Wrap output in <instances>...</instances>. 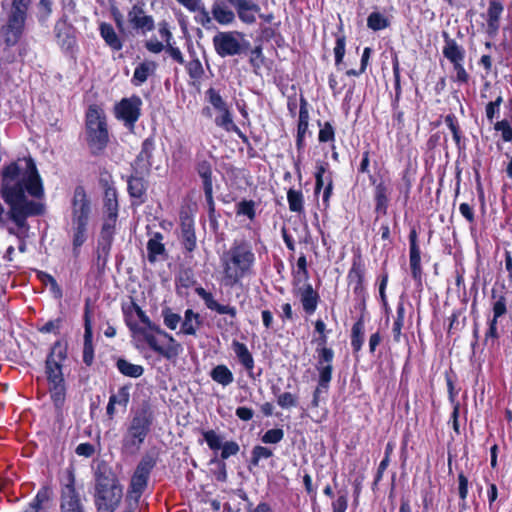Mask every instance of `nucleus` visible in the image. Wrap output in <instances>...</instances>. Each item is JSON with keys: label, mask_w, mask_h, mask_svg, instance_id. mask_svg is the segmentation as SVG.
I'll use <instances>...</instances> for the list:
<instances>
[{"label": "nucleus", "mask_w": 512, "mask_h": 512, "mask_svg": "<svg viewBox=\"0 0 512 512\" xmlns=\"http://www.w3.org/2000/svg\"><path fill=\"white\" fill-rule=\"evenodd\" d=\"M44 195L41 177L32 158H22L6 166L2 171L0 196L8 209L0 202V227L11 220L19 229H27V218L43 212V205L29 200Z\"/></svg>", "instance_id": "nucleus-1"}, {"label": "nucleus", "mask_w": 512, "mask_h": 512, "mask_svg": "<svg viewBox=\"0 0 512 512\" xmlns=\"http://www.w3.org/2000/svg\"><path fill=\"white\" fill-rule=\"evenodd\" d=\"M220 261L223 268L222 283L226 287H233L251 272L255 255L249 243L236 241L222 254Z\"/></svg>", "instance_id": "nucleus-2"}, {"label": "nucleus", "mask_w": 512, "mask_h": 512, "mask_svg": "<svg viewBox=\"0 0 512 512\" xmlns=\"http://www.w3.org/2000/svg\"><path fill=\"white\" fill-rule=\"evenodd\" d=\"M94 504L97 512H114L122 502L123 487L109 469H99L95 475Z\"/></svg>", "instance_id": "nucleus-3"}, {"label": "nucleus", "mask_w": 512, "mask_h": 512, "mask_svg": "<svg viewBox=\"0 0 512 512\" xmlns=\"http://www.w3.org/2000/svg\"><path fill=\"white\" fill-rule=\"evenodd\" d=\"M127 325L134 338L143 339L154 352L167 360L178 358L183 351L182 345L175 338L173 345L171 342H166L162 337H159L154 330L146 325L142 327L131 321H127Z\"/></svg>", "instance_id": "nucleus-4"}, {"label": "nucleus", "mask_w": 512, "mask_h": 512, "mask_svg": "<svg viewBox=\"0 0 512 512\" xmlns=\"http://www.w3.org/2000/svg\"><path fill=\"white\" fill-rule=\"evenodd\" d=\"M87 141L93 152L103 150L108 143V131L104 111L90 106L86 114Z\"/></svg>", "instance_id": "nucleus-5"}, {"label": "nucleus", "mask_w": 512, "mask_h": 512, "mask_svg": "<svg viewBox=\"0 0 512 512\" xmlns=\"http://www.w3.org/2000/svg\"><path fill=\"white\" fill-rule=\"evenodd\" d=\"M30 0H13L8 24L3 28L4 40L7 45H15L23 31L26 11Z\"/></svg>", "instance_id": "nucleus-6"}, {"label": "nucleus", "mask_w": 512, "mask_h": 512, "mask_svg": "<svg viewBox=\"0 0 512 512\" xmlns=\"http://www.w3.org/2000/svg\"><path fill=\"white\" fill-rule=\"evenodd\" d=\"M444 46L442 53L453 66L455 76L454 82L465 84L469 81V74L464 68L465 50L454 39L450 38L448 33H443Z\"/></svg>", "instance_id": "nucleus-7"}, {"label": "nucleus", "mask_w": 512, "mask_h": 512, "mask_svg": "<svg viewBox=\"0 0 512 512\" xmlns=\"http://www.w3.org/2000/svg\"><path fill=\"white\" fill-rule=\"evenodd\" d=\"M205 95L207 101L218 113V115L215 118V124L218 127L223 128L227 132H235L239 136H242L241 130L234 123L229 107L225 100L220 95V93L214 88H209L206 91Z\"/></svg>", "instance_id": "nucleus-8"}, {"label": "nucleus", "mask_w": 512, "mask_h": 512, "mask_svg": "<svg viewBox=\"0 0 512 512\" xmlns=\"http://www.w3.org/2000/svg\"><path fill=\"white\" fill-rule=\"evenodd\" d=\"M154 466L151 459H142L137 465L134 474L131 477L127 492V501L129 505L137 504L148 483L150 472Z\"/></svg>", "instance_id": "nucleus-9"}, {"label": "nucleus", "mask_w": 512, "mask_h": 512, "mask_svg": "<svg viewBox=\"0 0 512 512\" xmlns=\"http://www.w3.org/2000/svg\"><path fill=\"white\" fill-rule=\"evenodd\" d=\"M243 37L239 32H219L213 37L217 54L221 57L234 56L242 51Z\"/></svg>", "instance_id": "nucleus-10"}, {"label": "nucleus", "mask_w": 512, "mask_h": 512, "mask_svg": "<svg viewBox=\"0 0 512 512\" xmlns=\"http://www.w3.org/2000/svg\"><path fill=\"white\" fill-rule=\"evenodd\" d=\"M46 373L50 384L52 398L56 403H61L65 396L64 378L62 366L53 359L46 360Z\"/></svg>", "instance_id": "nucleus-11"}, {"label": "nucleus", "mask_w": 512, "mask_h": 512, "mask_svg": "<svg viewBox=\"0 0 512 512\" xmlns=\"http://www.w3.org/2000/svg\"><path fill=\"white\" fill-rule=\"evenodd\" d=\"M141 105L142 101L138 96L124 98L115 106V115L126 126L134 127L141 114Z\"/></svg>", "instance_id": "nucleus-12"}, {"label": "nucleus", "mask_w": 512, "mask_h": 512, "mask_svg": "<svg viewBox=\"0 0 512 512\" xmlns=\"http://www.w3.org/2000/svg\"><path fill=\"white\" fill-rule=\"evenodd\" d=\"M316 353V369L319 374L320 385L329 386L332 379L334 351L331 348H316Z\"/></svg>", "instance_id": "nucleus-13"}, {"label": "nucleus", "mask_w": 512, "mask_h": 512, "mask_svg": "<svg viewBox=\"0 0 512 512\" xmlns=\"http://www.w3.org/2000/svg\"><path fill=\"white\" fill-rule=\"evenodd\" d=\"M58 45L65 52H72L76 47V36L74 27L65 19L59 20L54 28Z\"/></svg>", "instance_id": "nucleus-14"}, {"label": "nucleus", "mask_w": 512, "mask_h": 512, "mask_svg": "<svg viewBox=\"0 0 512 512\" xmlns=\"http://www.w3.org/2000/svg\"><path fill=\"white\" fill-rule=\"evenodd\" d=\"M90 201L82 187H77L72 200V222L88 223Z\"/></svg>", "instance_id": "nucleus-15"}, {"label": "nucleus", "mask_w": 512, "mask_h": 512, "mask_svg": "<svg viewBox=\"0 0 512 512\" xmlns=\"http://www.w3.org/2000/svg\"><path fill=\"white\" fill-rule=\"evenodd\" d=\"M127 18L131 27L142 33L150 32L155 27L153 17L147 15L143 7L138 4L132 6L128 12Z\"/></svg>", "instance_id": "nucleus-16"}, {"label": "nucleus", "mask_w": 512, "mask_h": 512, "mask_svg": "<svg viewBox=\"0 0 512 512\" xmlns=\"http://www.w3.org/2000/svg\"><path fill=\"white\" fill-rule=\"evenodd\" d=\"M197 172L203 181V189L208 205L213 209V184H212V167L207 160L199 161L197 164Z\"/></svg>", "instance_id": "nucleus-17"}, {"label": "nucleus", "mask_w": 512, "mask_h": 512, "mask_svg": "<svg viewBox=\"0 0 512 512\" xmlns=\"http://www.w3.org/2000/svg\"><path fill=\"white\" fill-rule=\"evenodd\" d=\"M348 283L353 288L354 293L360 297H364V268L360 261H354L348 272Z\"/></svg>", "instance_id": "nucleus-18"}, {"label": "nucleus", "mask_w": 512, "mask_h": 512, "mask_svg": "<svg viewBox=\"0 0 512 512\" xmlns=\"http://www.w3.org/2000/svg\"><path fill=\"white\" fill-rule=\"evenodd\" d=\"M233 6L237 9L239 18L245 23H253L260 8L257 4L249 0H231Z\"/></svg>", "instance_id": "nucleus-19"}, {"label": "nucleus", "mask_w": 512, "mask_h": 512, "mask_svg": "<svg viewBox=\"0 0 512 512\" xmlns=\"http://www.w3.org/2000/svg\"><path fill=\"white\" fill-rule=\"evenodd\" d=\"M148 428L149 423L144 417H134L129 429V435L132 438L131 444L134 446L140 445L147 435Z\"/></svg>", "instance_id": "nucleus-20"}, {"label": "nucleus", "mask_w": 512, "mask_h": 512, "mask_svg": "<svg viewBox=\"0 0 512 512\" xmlns=\"http://www.w3.org/2000/svg\"><path fill=\"white\" fill-rule=\"evenodd\" d=\"M85 331H84V348L83 361L87 365H91L94 359V349L92 344V324L88 310L85 311Z\"/></svg>", "instance_id": "nucleus-21"}, {"label": "nucleus", "mask_w": 512, "mask_h": 512, "mask_svg": "<svg viewBox=\"0 0 512 512\" xmlns=\"http://www.w3.org/2000/svg\"><path fill=\"white\" fill-rule=\"evenodd\" d=\"M61 509L83 510L79 494L72 483L65 485L62 490Z\"/></svg>", "instance_id": "nucleus-22"}, {"label": "nucleus", "mask_w": 512, "mask_h": 512, "mask_svg": "<svg viewBox=\"0 0 512 512\" xmlns=\"http://www.w3.org/2000/svg\"><path fill=\"white\" fill-rule=\"evenodd\" d=\"M420 262V249L416 242V232L412 231L410 234V268L415 280L421 279L422 270Z\"/></svg>", "instance_id": "nucleus-23"}, {"label": "nucleus", "mask_w": 512, "mask_h": 512, "mask_svg": "<svg viewBox=\"0 0 512 512\" xmlns=\"http://www.w3.org/2000/svg\"><path fill=\"white\" fill-rule=\"evenodd\" d=\"M300 300L306 313L312 314L317 308L318 295L310 284L299 289Z\"/></svg>", "instance_id": "nucleus-24"}, {"label": "nucleus", "mask_w": 512, "mask_h": 512, "mask_svg": "<svg viewBox=\"0 0 512 512\" xmlns=\"http://www.w3.org/2000/svg\"><path fill=\"white\" fill-rule=\"evenodd\" d=\"M147 258L149 262L154 263L157 261L158 256L165 253V246L163 244V235L159 232L151 234L147 242Z\"/></svg>", "instance_id": "nucleus-25"}, {"label": "nucleus", "mask_w": 512, "mask_h": 512, "mask_svg": "<svg viewBox=\"0 0 512 512\" xmlns=\"http://www.w3.org/2000/svg\"><path fill=\"white\" fill-rule=\"evenodd\" d=\"M503 12V5L497 0H490L487 11V25L490 34H496L499 29V19Z\"/></svg>", "instance_id": "nucleus-26"}, {"label": "nucleus", "mask_w": 512, "mask_h": 512, "mask_svg": "<svg viewBox=\"0 0 512 512\" xmlns=\"http://www.w3.org/2000/svg\"><path fill=\"white\" fill-rule=\"evenodd\" d=\"M202 322L198 313L191 309H187L184 314V320L181 325L180 332L184 335L195 336Z\"/></svg>", "instance_id": "nucleus-27"}, {"label": "nucleus", "mask_w": 512, "mask_h": 512, "mask_svg": "<svg viewBox=\"0 0 512 512\" xmlns=\"http://www.w3.org/2000/svg\"><path fill=\"white\" fill-rule=\"evenodd\" d=\"M232 347L239 362L251 373L254 368V359L247 346L244 343L233 341Z\"/></svg>", "instance_id": "nucleus-28"}, {"label": "nucleus", "mask_w": 512, "mask_h": 512, "mask_svg": "<svg viewBox=\"0 0 512 512\" xmlns=\"http://www.w3.org/2000/svg\"><path fill=\"white\" fill-rule=\"evenodd\" d=\"M100 35L104 39L105 43L111 47L113 50H121L122 49V41L116 34L114 28L111 24L101 23L100 24Z\"/></svg>", "instance_id": "nucleus-29"}, {"label": "nucleus", "mask_w": 512, "mask_h": 512, "mask_svg": "<svg viewBox=\"0 0 512 512\" xmlns=\"http://www.w3.org/2000/svg\"><path fill=\"white\" fill-rule=\"evenodd\" d=\"M210 377L216 383L226 387L234 381V376L231 370L224 364L215 366L210 371Z\"/></svg>", "instance_id": "nucleus-30"}, {"label": "nucleus", "mask_w": 512, "mask_h": 512, "mask_svg": "<svg viewBox=\"0 0 512 512\" xmlns=\"http://www.w3.org/2000/svg\"><path fill=\"white\" fill-rule=\"evenodd\" d=\"M156 70V63L153 61H145L139 64L133 74L132 82L135 85L143 84L148 77L153 74Z\"/></svg>", "instance_id": "nucleus-31"}, {"label": "nucleus", "mask_w": 512, "mask_h": 512, "mask_svg": "<svg viewBox=\"0 0 512 512\" xmlns=\"http://www.w3.org/2000/svg\"><path fill=\"white\" fill-rule=\"evenodd\" d=\"M388 194H389V188L384 182H380L375 187V210L377 212H381L383 214H386L387 206H388Z\"/></svg>", "instance_id": "nucleus-32"}, {"label": "nucleus", "mask_w": 512, "mask_h": 512, "mask_svg": "<svg viewBox=\"0 0 512 512\" xmlns=\"http://www.w3.org/2000/svg\"><path fill=\"white\" fill-rule=\"evenodd\" d=\"M72 232L73 253L77 256L79 254L80 247L87 238V223L72 222Z\"/></svg>", "instance_id": "nucleus-33"}, {"label": "nucleus", "mask_w": 512, "mask_h": 512, "mask_svg": "<svg viewBox=\"0 0 512 512\" xmlns=\"http://www.w3.org/2000/svg\"><path fill=\"white\" fill-rule=\"evenodd\" d=\"M212 14L214 19L223 25L232 23L235 18L232 10H230L223 2H215L213 4Z\"/></svg>", "instance_id": "nucleus-34"}, {"label": "nucleus", "mask_w": 512, "mask_h": 512, "mask_svg": "<svg viewBox=\"0 0 512 512\" xmlns=\"http://www.w3.org/2000/svg\"><path fill=\"white\" fill-rule=\"evenodd\" d=\"M134 307L138 318L144 325L154 330L155 333L159 337H162L164 340H166V342H171L174 345V337L172 335L161 329L158 325L154 324L138 305H135Z\"/></svg>", "instance_id": "nucleus-35"}, {"label": "nucleus", "mask_w": 512, "mask_h": 512, "mask_svg": "<svg viewBox=\"0 0 512 512\" xmlns=\"http://www.w3.org/2000/svg\"><path fill=\"white\" fill-rule=\"evenodd\" d=\"M272 393L276 397L277 404L283 409H290L296 407L298 404V396L291 392L280 393L278 387L272 388Z\"/></svg>", "instance_id": "nucleus-36"}, {"label": "nucleus", "mask_w": 512, "mask_h": 512, "mask_svg": "<svg viewBox=\"0 0 512 512\" xmlns=\"http://www.w3.org/2000/svg\"><path fill=\"white\" fill-rule=\"evenodd\" d=\"M116 366L120 373L127 377L138 378L144 373L143 366L130 363L125 359H119Z\"/></svg>", "instance_id": "nucleus-37"}, {"label": "nucleus", "mask_w": 512, "mask_h": 512, "mask_svg": "<svg viewBox=\"0 0 512 512\" xmlns=\"http://www.w3.org/2000/svg\"><path fill=\"white\" fill-rule=\"evenodd\" d=\"M287 201L292 212L301 213L304 211V197L300 190L290 189L287 193Z\"/></svg>", "instance_id": "nucleus-38"}, {"label": "nucleus", "mask_w": 512, "mask_h": 512, "mask_svg": "<svg viewBox=\"0 0 512 512\" xmlns=\"http://www.w3.org/2000/svg\"><path fill=\"white\" fill-rule=\"evenodd\" d=\"M117 221V216H106L101 230V239L108 246H110L114 229Z\"/></svg>", "instance_id": "nucleus-39"}, {"label": "nucleus", "mask_w": 512, "mask_h": 512, "mask_svg": "<svg viewBox=\"0 0 512 512\" xmlns=\"http://www.w3.org/2000/svg\"><path fill=\"white\" fill-rule=\"evenodd\" d=\"M364 343V323L360 319L352 327L351 345L354 351H359Z\"/></svg>", "instance_id": "nucleus-40"}, {"label": "nucleus", "mask_w": 512, "mask_h": 512, "mask_svg": "<svg viewBox=\"0 0 512 512\" xmlns=\"http://www.w3.org/2000/svg\"><path fill=\"white\" fill-rule=\"evenodd\" d=\"M154 147V140L152 138H147L143 141L141 151L138 155V160L144 162L148 167L152 165L151 160Z\"/></svg>", "instance_id": "nucleus-41"}, {"label": "nucleus", "mask_w": 512, "mask_h": 512, "mask_svg": "<svg viewBox=\"0 0 512 512\" xmlns=\"http://www.w3.org/2000/svg\"><path fill=\"white\" fill-rule=\"evenodd\" d=\"M388 25V19L380 12H372L367 18V26L374 31L385 29Z\"/></svg>", "instance_id": "nucleus-42"}, {"label": "nucleus", "mask_w": 512, "mask_h": 512, "mask_svg": "<svg viewBox=\"0 0 512 512\" xmlns=\"http://www.w3.org/2000/svg\"><path fill=\"white\" fill-rule=\"evenodd\" d=\"M129 194L134 198H141L146 191L145 181L140 177H131L128 180Z\"/></svg>", "instance_id": "nucleus-43"}, {"label": "nucleus", "mask_w": 512, "mask_h": 512, "mask_svg": "<svg viewBox=\"0 0 512 512\" xmlns=\"http://www.w3.org/2000/svg\"><path fill=\"white\" fill-rule=\"evenodd\" d=\"M203 438L211 450L217 451L223 445V437L215 430H206L202 432Z\"/></svg>", "instance_id": "nucleus-44"}, {"label": "nucleus", "mask_w": 512, "mask_h": 512, "mask_svg": "<svg viewBox=\"0 0 512 512\" xmlns=\"http://www.w3.org/2000/svg\"><path fill=\"white\" fill-rule=\"evenodd\" d=\"M161 315L165 326L170 330H175L181 321V316L177 313H174L169 307L163 308Z\"/></svg>", "instance_id": "nucleus-45"}, {"label": "nucleus", "mask_w": 512, "mask_h": 512, "mask_svg": "<svg viewBox=\"0 0 512 512\" xmlns=\"http://www.w3.org/2000/svg\"><path fill=\"white\" fill-rule=\"evenodd\" d=\"M497 338H498V332H497V320L492 319L489 324V329L485 334L484 338V344L486 347L493 349L497 345Z\"/></svg>", "instance_id": "nucleus-46"}, {"label": "nucleus", "mask_w": 512, "mask_h": 512, "mask_svg": "<svg viewBox=\"0 0 512 512\" xmlns=\"http://www.w3.org/2000/svg\"><path fill=\"white\" fill-rule=\"evenodd\" d=\"M130 399V392L128 386H123L118 389L116 394L110 396L109 400H111L114 404L122 406L126 408Z\"/></svg>", "instance_id": "nucleus-47"}, {"label": "nucleus", "mask_w": 512, "mask_h": 512, "mask_svg": "<svg viewBox=\"0 0 512 512\" xmlns=\"http://www.w3.org/2000/svg\"><path fill=\"white\" fill-rule=\"evenodd\" d=\"M105 213L106 216H117L118 202L116 193L114 191H107L105 198Z\"/></svg>", "instance_id": "nucleus-48"}, {"label": "nucleus", "mask_w": 512, "mask_h": 512, "mask_svg": "<svg viewBox=\"0 0 512 512\" xmlns=\"http://www.w3.org/2000/svg\"><path fill=\"white\" fill-rule=\"evenodd\" d=\"M404 317H405V308H404L403 304H399L397 306V317L393 323V328H392V331L394 334V339L396 341H398L400 338L401 329L404 324Z\"/></svg>", "instance_id": "nucleus-49"}, {"label": "nucleus", "mask_w": 512, "mask_h": 512, "mask_svg": "<svg viewBox=\"0 0 512 512\" xmlns=\"http://www.w3.org/2000/svg\"><path fill=\"white\" fill-rule=\"evenodd\" d=\"M237 215H245L250 220H253L255 217V204L253 201H241L236 206Z\"/></svg>", "instance_id": "nucleus-50"}, {"label": "nucleus", "mask_w": 512, "mask_h": 512, "mask_svg": "<svg viewBox=\"0 0 512 512\" xmlns=\"http://www.w3.org/2000/svg\"><path fill=\"white\" fill-rule=\"evenodd\" d=\"M67 355V348L60 341L56 342L47 359H53L54 361H58L60 364L65 360Z\"/></svg>", "instance_id": "nucleus-51"}, {"label": "nucleus", "mask_w": 512, "mask_h": 512, "mask_svg": "<svg viewBox=\"0 0 512 512\" xmlns=\"http://www.w3.org/2000/svg\"><path fill=\"white\" fill-rule=\"evenodd\" d=\"M272 455L273 453L269 448L264 446H255L252 450L251 463L257 466L261 459H268Z\"/></svg>", "instance_id": "nucleus-52"}, {"label": "nucleus", "mask_w": 512, "mask_h": 512, "mask_svg": "<svg viewBox=\"0 0 512 512\" xmlns=\"http://www.w3.org/2000/svg\"><path fill=\"white\" fill-rule=\"evenodd\" d=\"M345 45V37L338 36L334 47L335 64L338 68H340V66L343 63V58L345 55Z\"/></svg>", "instance_id": "nucleus-53"}, {"label": "nucleus", "mask_w": 512, "mask_h": 512, "mask_svg": "<svg viewBox=\"0 0 512 512\" xmlns=\"http://www.w3.org/2000/svg\"><path fill=\"white\" fill-rule=\"evenodd\" d=\"M240 451V446L235 441H226L223 443L221 447V458L223 460L228 459L231 456L238 454Z\"/></svg>", "instance_id": "nucleus-54"}, {"label": "nucleus", "mask_w": 512, "mask_h": 512, "mask_svg": "<svg viewBox=\"0 0 512 512\" xmlns=\"http://www.w3.org/2000/svg\"><path fill=\"white\" fill-rule=\"evenodd\" d=\"M284 437V432L282 429H270L265 432L262 436L261 440L263 443L267 444H276L280 442Z\"/></svg>", "instance_id": "nucleus-55"}, {"label": "nucleus", "mask_w": 512, "mask_h": 512, "mask_svg": "<svg viewBox=\"0 0 512 512\" xmlns=\"http://www.w3.org/2000/svg\"><path fill=\"white\" fill-rule=\"evenodd\" d=\"M494 129H495L496 131L501 132V134H502V139H503L505 142H510V141H512V127H511L510 123H509L507 120L498 121V122L494 125Z\"/></svg>", "instance_id": "nucleus-56"}, {"label": "nucleus", "mask_w": 512, "mask_h": 512, "mask_svg": "<svg viewBox=\"0 0 512 512\" xmlns=\"http://www.w3.org/2000/svg\"><path fill=\"white\" fill-rule=\"evenodd\" d=\"M48 500L46 491H40L37 493L34 500L28 505L24 512H40L41 504Z\"/></svg>", "instance_id": "nucleus-57"}, {"label": "nucleus", "mask_w": 512, "mask_h": 512, "mask_svg": "<svg viewBox=\"0 0 512 512\" xmlns=\"http://www.w3.org/2000/svg\"><path fill=\"white\" fill-rule=\"evenodd\" d=\"M192 12L197 13L195 16V20L203 27H208L211 24V17L209 15V12L204 7L203 3L199 4V9L192 10Z\"/></svg>", "instance_id": "nucleus-58"}, {"label": "nucleus", "mask_w": 512, "mask_h": 512, "mask_svg": "<svg viewBox=\"0 0 512 512\" xmlns=\"http://www.w3.org/2000/svg\"><path fill=\"white\" fill-rule=\"evenodd\" d=\"M196 293L205 302L207 308L214 311L218 302L214 299L213 295L202 287L196 288Z\"/></svg>", "instance_id": "nucleus-59"}, {"label": "nucleus", "mask_w": 512, "mask_h": 512, "mask_svg": "<svg viewBox=\"0 0 512 512\" xmlns=\"http://www.w3.org/2000/svg\"><path fill=\"white\" fill-rule=\"evenodd\" d=\"M183 245L189 252L193 251L196 247V237L192 230L185 229L183 231Z\"/></svg>", "instance_id": "nucleus-60"}, {"label": "nucleus", "mask_w": 512, "mask_h": 512, "mask_svg": "<svg viewBox=\"0 0 512 512\" xmlns=\"http://www.w3.org/2000/svg\"><path fill=\"white\" fill-rule=\"evenodd\" d=\"M334 140V129L329 122H326L319 131V141L329 142Z\"/></svg>", "instance_id": "nucleus-61"}, {"label": "nucleus", "mask_w": 512, "mask_h": 512, "mask_svg": "<svg viewBox=\"0 0 512 512\" xmlns=\"http://www.w3.org/2000/svg\"><path fill=\"white\" fill-rule=\"evenodd\" d=\"M458 492L461 500L463 501V506L465 505L464 502L468 495V479L463 473H460L458 475Z\"/></svg>", "instance_id": "nucleus-62"}, {"label": "nucleus", "mask_w": 512, "mask_h": 512, "mask_svg": "<svg viewBox=\"0 0 512 512\" xmlns=\"http://www.w3.org/2000/svg\"><path fill=\"white\" fill-rule=\"evenodd\" d=\"M506 301L504 297H499L493 305V319H498L506 313Z\"/></svg>", "instance_id": "nucleus-63"}, {"label": "nucleus", "mask_w": 512, "mask_h": 512, "mask_svg": "<svg viewBox=\"0 0 512 512\" xmlns=\"http://www.w3.org/2000/svg\"><path fill=\"white\" fill-rule=\"evenodd\" d=\"M348 506V499L345 494L340 495L335 501L332 503L333 512H345Z\"/></svg>", "instance_id": "nucleus-64"}]
</instances>
